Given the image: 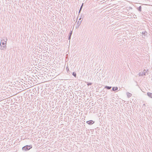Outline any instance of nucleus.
Segmentation results:
<instances>
[{"label":"nucleus","mask_w":152,"mask_h":152,"mask_svg":"<svg viewBox=\"0 0 152 152\" xmlns=\"http://www.w3.org/2000/svg\"><path fill=\"white\" fill-rule=\"evenodd\" d=\"M32 148L31 145H26L22 148V150L25 151H27L29 150L30 148Z\"/></svg>","instance_id":"1"},{"label":"nucleus","mask_w":152,"mask_h":152,"mask_svg":"<svg viewBox=\"0 0 152 152\" xmlns=\"http://www.w3.org/2000/svg\"><path fill=\"white\" fill-rule=\"evenodd\" d=\"M148 70H144V71L142 73L140 72L139 74V76H142L143 75H146V73L147 72Z\"/></svg>","instance_id":"2"},{"label":"nucleus","mask_w":152,"mask_h":152,"mask_svg":"<svg viewBox=\"0 0 152 152\" xmlns=\"http://www.w3.org/2000/svg\"><path fill=\"white\" fill-rule=\"evenodd\" d=\"M7 40V39L6 38H5L4 40V42H1V44L3 46H5V48H6V41Z\"/></svg>","instance_id":"3"},{"label":"nucleus","mask_w":152,"mask_h":152,"mask_svg":"<svg viewBox=\"0 0 152 152\" xmlns=\"http://www.w3.org/2000/svg\"><path fill=\"white\" fill-rule=\"evenodd\" d=\"M87 123L89 125L92 124L94 123V122L92 120H90L87 121Z\"/></svg>","instance_id":"4"},{"label":"nucleus","mask_w":152,"mask_h":152,"mask_svg":"<svg viewBox=\"0 0 152 152\" xmlns=\"http://www.w3.org/2000/svg\"><path fill=\"white\" fill-rule=\"evenodd\" d=\"M2 41V40L1 41V43H0V49L1 50H3L4 48H5V46H2L1 45V41Z\"/></svg>","instance_id":"5"},{"label":"nucleus","mask_w":152,"mask_h":152,"mask_svg":"<svg viewBox=\"0 0 152 152\" xmlns=\"http://www.w3.org/2000/svg\"><path fill=\"white\" fill-rule=\"evenodd\" d=\"M81 24V22H79L78 21L77 22V25L76 26L75 28H77L79 27V26Z\"/></svg>","instance_id":"6"},{"label":"nucleus","mask_w":152,"mask_h":152,"mask_svg":"<svg viewBox=\"0 0 152 152\" xmlns=\"http://www.w3.org/2000/svg\"><path fill=\"white\" fill-rule=\"evenodd\" d=\"M147 94L148 96L149 97L151 98H152V93H150V92H148V93H147Z\"/></svg>","instance_id":"7"},{"label":"nucleus","mask_w":152,"mask_h":152,"mask_svg":"<svg viewBox=\"0 0 152 152\" xmlns=\"http://www.w3.org/2000/svg\"><path fill=\"white\" fill-rule=\"evenodd\" d=\"M142 7L141 6L137 8V9L139 11L141 12V11Z\"/></svg>","instance_id":"8"},{"label":"nucleus","mask_w":152,"mask_h":152,"mask_svg":"<svg viewBox=\"0 0 152 152\" xmlns=\"http://www.w3.org/2000/svg\"><path fill=\"white\" fill-rule=\"evenodd\" d=\"M127 95L128 97H130L132 96V94L129 92H127Z\"/></svg>","instance_id":"9"},{"label":"nucleus","mask_w":152,"mask_h":152,"mask_svg":"<svg viewBox=\"0 0 152 152\" xmlns=\"http://www.w3.org/2000/svg\"><path fill=\"white\" fill-rule=\"evenodd\" d=\"M83 3L82 4V5H81V7H80V10H79V12H78L79 14L80 13V11H81V10L82 9V8L83 7Z\"/></svg>","instance_id":"10"},{"label":"nucleus","mask_w":152,"mask_h":152,"mask_svg":"<svg viewBox=\"0 0 152 152\" xmlns=\"http://www.w3.org/2000/svg\"><path fill=\"white\" fill-rule=\"evenodd\" d=\"M118 89L117 87H113L112 88V90L113 91H116Z\"/></svg>","instance_id":"11"},{"label":"nucleus","mask_w":152,"mask_h":152,"mask_svg":"<svg viewBox=\"0 0 152 152\" xmlns=\"http://www.w3.org/2000/svg\"><path fill=\"white\" fill-rule=\"evenodd\" d=\"M105 88H106L107 89H110L111 88V87L106 86H105Z\"/></svg>","instance_id":"12"},{"label":"nucleus","mask_w":152,"mask_h":152,"mask_svg":"<svg viewBox=\"0 0 152 152\" xmlns=\"http://www.w3.org/2000/svg\"><path fill=\"white\" fill-rule=\"evenodd\" d=\"M72 75H73L75 77H76V73L75 72H73L72 73Z\"/></svg>","instance_id":"13"},{"label":"nucleus","mask_w":152,"mask_h":152,"mask_svg":"<svg viewBox=\"0 0 152 152\" xmlns=\"http://www.w3.org/2000/svg\"><path fill=\"white\" fill-rule=\"evenodd\" d=\"M72 31H71L69 33V36H71V35L72 34Z\"/></svg>","instance_id":"14"},{"label":"nucleus","mask_w":152,"mask_h":152,"mask_svg":"<svg viewBox=\"0 0 152 152\" xmlns=\"http://www.w3.org/2000/svg\"><path fill=\"white\" fill-rule=\"evenodd\" d=\"M92 84V83H88L87 84V85L88 86L89 85H91Z\"/></svg>","instance_id":"15"},{"label":"nucleus","mask_w":152,"mask_h":152,"mask_svg":"<svg viewBox=\"0 0 152 152\" xmlns=\"http://www.w3.org/2000/svg\"><path fill=\"white\" fill-rule=\"evenodd\" d=\"M147 33V32L146 31H143V32H142V34H145V33Z\"/></svg>","instance_id":"16"},{"label":"nucleus","mask_w":152,"mask_h":152,"mask_svg":"<svg viewBox=\"0 0 152 152\" xmlns=\"http://www.w3.org/2000/svg\"><path fill=\"white\" fill-rule=\"evenodd\" d=\"M71 36H69L68 37V39L70 40V39H71Z\"/></svg>","instance_id":"17"},{"label":"nucleus","mask_w":152,"mask_h":152,"mask_svg":"<svg viewBox=\"0 0 152 152\" xmlns=\"http://www.w3.org/2000/svg\"><path fill=\"white\" fill-rule=\"evenodd\" d=\"M66 69L67 71H68L69 70V69L67 67L66 68Z\"/></svg>","instance_id":"18"},{"label":"nucleus","mask_w":152,"mask_h":152,"mask_svg":"<svg viewBox=\"0 0 152 152\" xmlns=\"http://www.w3.org/2000/svg\"><path fill=\"white\" fill-rule=\"evenodd\" d=\"M143 106H145V104H143Z\"/></svg>","instance_id":"19"},{"label":"nucleus","mask_w":152,"mask_h":152,"mask_svg":"<svg viewBox=\"0 0 152 152\" xmlns=\"http://www.w3.org/2000/svg\"><path fill=\"white\" fill-rule=\"evenodd\" d=\"M81 18H79V20H81Z\"/></svg>","instance_id":"20"},{"label":"nucleus","mask_w":152,"mask_h":152,"mask_svg":"<svg viewBox=\"0 0 152 152\" xmlns=\"http://www.w3.org/2000/svg\"><path fill=\"white\" fill-rule=\"evenodd\" d=\"M82 20H81L80 22H82Z\"/></svg>","instance_id":"21"},{"label":"nucleus","mask_w":152,"mask_h":152,"mask_svg":"<svg viewBox=\"0 0 152 152\" xmlns=\"http://www.w3.org/2000/svg\"><path fill=\"white\" fill-rule=\"evenodd\" d=\"M82 20H81L80 22H82Z\"/></svg>","instance_id":"22"}]
</instances>
